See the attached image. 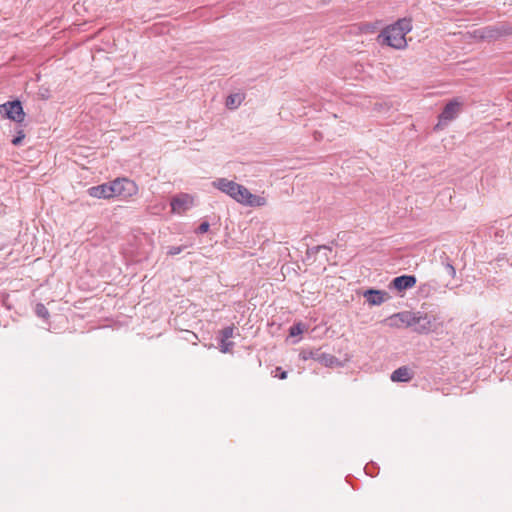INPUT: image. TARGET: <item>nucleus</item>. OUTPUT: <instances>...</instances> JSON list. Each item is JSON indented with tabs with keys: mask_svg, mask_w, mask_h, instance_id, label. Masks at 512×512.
I'll return each instance as SVG.
<instances>
[{
	"mask_svg": "<svg viewBox=\"0 0 512 512\" xmlns=\"http://www.w3.org/2000/svg\"><path fill=\"white\" fill-rule=\"evenodd\" d=\"M416 284V277L413 275H403L393 279L391 286L397 291H403L414 287Z\"/></svg>",
	"mask_w": 512,
	"mask_h": 512,
	"instance_id": "nucleus-10",
	"label": "nucleus"
},
{
	"mask_svg": "<svg viewBox=\"0 0 512 512\" xmlns=\"http://www.w3.org/2000/svg\"><path fill=\"white\" fill-rule=\"evenodd\" d=\"M208 230H209V223L208 222H203L198 227V232L201 233V234L206 233Z\"/></svg>",
	"mask_w": 512,
	"mask_h": 512,
	"instance_id": "nucleus-21",
	"label": "nucleus"
},
{
	"mask_svg": "<svg viewBox=\"0 0 512 512\" xmlns=\"http://www.w3.org/2000/svg\"><path fill=\"white\" fill-rule=\"evenodd\" d=\"M87 193L96 199L109 200L118 197L127 200L137 195L138 186L128 178H116L113 181L90 187Z\"/></svg>",
	"mask_w": 512,
	"mask_h": 512,
	"instance_id": "nucleus-1",
	"label": "nucleus"
},
{
	"mask_svg": "<svg viewBox=\"0 0 512 512\" xmlns=\"http://www.w3.org/2000/svg\"><path fill=\"white\" fill-rule=\"evenodd\" d=\"M183 248L181 246H172L168 249L167 254L170 256L177 255L181 253Z\"/></svg>",
	"mask_w": 512,
	"mask_h": 512,
	"instance_id": "nucleus-19",
	"label": "nucleus"
},
{
	"mask_svg": "<svg viewBox=\"0 0 512 512\" xmlns=\"http://www.w3.org/2000/svg\"><path fill=\"white\" fill-rule=\"evenodd\" d=\"M212 185L235 200L238 183L225 178H219L215 180Z\"/></svg>",
	"mask_w": 512,
	"mask_h": 512,
	"instance_id": "nucleus-9",
	"label": "nucleus"
},
{
	"mask_svg": "<svg viewBox=\"0 0 512 512\" xmlns=\"http://www.w3.org/2000/svg\"><path fill=\"white\" fill-rule=\"evenodd\" d=\"M234 327L229 326L221 330V342H220V350L223 353H229L232 351L234 343L230 341L233 337Z\"/></svg>",
	"mask_w": 512,
	"mask_h": 512,
	"instance_id": "nucleus-11",
	"label": "nucleus"
},
{
	"mask_svg": "<svg viewBox=\"0 0 512 512\" xmlns=\"http://www.w3.org/2000/svg\"><path fill=\"white\" fill-rule=\"evenodd\" d=\"M411 379H412L411 370L406 366L396 369L391 375V380L393 382H408Z\"/></svg>",
	"mask_w": 512,
	"mask_h": 512,
	"instance_id": "nucleus-13",
	"label": "nucleus"
},
{
	"mask_svg": "<svg viewBox=\"0 0 512 512\" xmlns=\"http://www.w3.org/2000/svg\"><path fill=\"white\" fill-rule=\"evenodd\" d=\"M244 98H245L244 94H241V93H235V94L229 95L226 99L227 108H229L231 110L238 108L241 105V103L243 102Z\"/></svg>",
	"mask_w": 512,
	"mask_h": 512,
	"instance_id": "nucleus-15",
	"label": "nucleus"
},
{
	"mask_svg": "<svg viewBox=\"0 0 512 512\" xmlns=\"http://www.w3.org/2000/svg\"><path fill=\"white\" fill-rule=\"evenodd\" d=\"M364 297L370 305H381L389 298L387 292L375 289L367 290Z\"/></svg>",
	"mask_w": 512,
	"mask_h": 512,
	"instance_id": "nucleus-12",
	"label": "nucleus"
},
{
	"mask_svg": "<svg viewBox=\"0 0 512 512\" xmlns=\"http://www.w3.org/2000/svg\"><path fill=\"white\" fill-rule=\"evenodd\" d=\"M2 118L9 119L16 123H22L25 119V112L19 100L8 101L0 105Z\"/></svg>",
	"mask_w": 512,
	"mask_h": 512,
	"instance_id": "nucleus-4",
	"label": "nucleus"
},
{
	"mask_svg": "<svg viewBox=\"0 0 512 512\" xmlns=\"http://www.w3.org/2000/svg\"><path fill=\"white\" fill-rule=\"evenodd\" d=\"M392 328L415 327L418 333H427L430 331L431 321L427 316H421L419 313L403 311L390 316L387 320Z\"/></svg>",
	"mask_w": 512,
	"mask_h": 512,
	"instance_id": "nucleus-3",
	"label": "nucleus"
},
{
	"mask_svg": "<svg viewBox=\"0 0 512 512\" xmlns=\"http://www.w3.org/2000/svg\"><path fill=\"white\" fill-rule=\"evenodd\" d=\"M475 33L480 39L483 40H497L502 36L511 35L512 27L507 25H502L499 27L489 26L477 30Z\"/></svg>",
	"mask_w": 512,
	"mask_h": 512,
	"instance_id": "nucleus-6",
	"label": "nucleus"
},
{
	"mask_svg": "<svg viewBox=\"0 0 512 512\" xmlns=\"http://www.w3.org/2000/svg\"><path fill=\"white\" fill-rule=\"evenodd\" d=\"M35 312L39 317L44 319H48L50 315L48 309L42 303L36 305Z\"/></svg>",
	"mask_w": 512,
	"mask_h": 512,
	"instance_id": "nucleus-16",
	"label": "nucleus"
},
{
	"mask_svg": "<svg viewBox=\"0 0 512 512\" xmlns=\"http://www.w3.org/2000/svg\"><path fill=\"white\" fill-rule=\"evenodd\" d=\"M25 137H26V135H25L24 131L23 130H19L17 132V136L12 139V144L14 146H19L22 143V141L24 140Z\"/></svg>",
	"mask_w": 512,
	"mask_h": 512,
	"instance_id": "nucleus-18",
	"label": "nucleus"
},
{
	"mask_svg": "<svg viewBox=\"0 0 512 512\" xmlns=\"http://www.w3.org/2000/svg\"><path fill=\"white\" fill-rule=\"evenodd\" d=\"M235 201L242 205L251 207H260L267 203L265 197L252 194L246 187L240 184H238L237 187V196L235 197Z\"/></svg>",
	"mask_w": 512,
	"mask_h": 512,
	"instance_id": "nucleus-5",
	"label": "nucleus"
},
{
	"mask_svg": "<svg viewBox=\"0 0 512 512\" xmlns=\"http://www.w3.org/2000/svg\"><path fill=\"white\" fill-rule=\"evenodd\" d=\"M412 30L410 19H400L396 23L386 27L378 36L382 44L395 49H404L407 46L406 35Z\"/></svg>",
	"mask_w": 512,
	"mask_h": 512,
	"instance_id": "nucleus-2",
	"label": "nucleus"
},
{
	"mask_svg": "<svg viewBox=\"0 0 512 512\" xmlns=\"http://www.w3.org/2000/svg\"><path fill=\"white\" fill-rule=\"evenodd\" d=\"M315 357H316V353H314V352H312V351H310L308 354L303 353V355H302V358H303L304 360H307L308 358H313V359H315Z\"/></svg>",
	"mask_w": 512,
	"mask_h": 512,
	"instance_id": "nucleus-22",
	"label": "nucleus"
},
{
	"mask_svg": "<svg viewBox=\"0 0 512 512\" xmlns=\"http://www.w3.org/2000/svg\"><path fill=\"white\" fill-rule=\"evenodd\" d=\"M194 205V197L187 193L175 196L171 200V210L173 213L182 214Z\"/></svg>",
	"mask_w": 512,
	"mask_h": 512,
	"instance_id": "nucleus-8",
	"label": "nucleus"
},
{
	"mask_svg": "<svg viewBox=\"0 0 512 512\" xmlns=\"http://www.w3.org/2000/svg\"><path fill=\"white\" fill-rule=\"evenodd\" d=\"M290 336H297L304 332V326L301 323L293 325L290 330Z\"/></svg>",
	"mask_w": 512,
	"mask_h": 512,
	"instance_id": "nucleus-17",
	"label": "nucleus"
},
{
	"mask_svg": "<svg viewBox=\"0 0 512 512\" xmlns=\"http://www.w3.org/2000/svg\"><path fill=\"white\" fill-rule=\"evenodd\" d=\"M461 106L462 103L458 99H454L447 103L439 116V121L435 128L438 129L447 122L455 119L461 110Z\"/></svg>",
	"mask_w": 512,
	"mask_h": 512,
	"instance_id": "nucleus-7",
	"label": "nucleus"
},
{
	"mask_svg": "<svg viewBox=\"0 0 512 512\" xmlns=\"http://www.w3.org/2000/svg\"><path fill=\"white\" fill-rule=\"evenodd\" d=\"M315 360L327 367H333L338 364V359L335 356L326 353H316Z\"/></svg>",
	"mask_w": 512,
	"mask_h": 512,
	"instance_id": "nucleus-14",
	"label": "nucleus"
},
{
	"mask_svg": "<svg viewBox=\"0 0 512 512\" xmlns=\"http://www.w3.org/2000/svg\"><path fill=\"white\" fill-rule=\"evenodd\" d=\"M275 371H276L275 377H278L282 380L287 378V372L282 371V369L280 367H277Z\"/></svg>",
	"mask_w": 512,
	"mask_h": 512,
	"instance_id": "nucleus-20",
	"label": "nucleus"
}]
</instances>
